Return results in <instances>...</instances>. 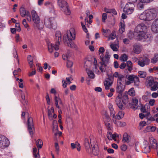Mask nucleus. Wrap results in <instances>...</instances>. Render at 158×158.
Masks as SVG:
<instances>
[{"label": "nucleus", "instance_id": "6", "mask_svg": "<svg viewBox=\"0 0 158 158\" xmlns=\"http://www.w3.org/2000/svg\"><path fill=\"white\" fill-rule=\"evenodd\" d=\"M75 38V32L74 28H72L67 31L66 34L64 36L63 40L64 43H68L70 41L74 40Z\"/></svg>", "mask_w": 158, "mask_h": 158}, {"label": "nucleus", "instance_id": "57", "mask_svg": "<svg viewBox=\"0 0 158 158\" xmlns=\"http://www.w3.org/2000/svg\"><path fill=\"white\" fill-rule=\"evenodd\" d=\"M110 92L107 94V95L109 97H111L113 95V93L114 92V89L113 88L110 89Z\"/></svg>", "mask_w": 158, "mask_h": 158}, {"label": "nucleus", "instance_id": "36", "mask_svg": "<svg viewBox=\"0 0 158 158\" xmlns=\"http://www.w3.org/2000/svg\"><path fill=\"white\" fill-rule=\"evenodd\" d=\"M121 98L122 103L126 105L128 102V98L127 95H123Z\"/></svg>", "mask_w": 158, "mask_h": 158}, {"label": "nucleus", "instance_id": "18", "mask_svg": "<svg viewBox=\"0 0 158 158\" xmlns=\"http://www.w3.org/2000/svg\"><path fill=\"white\" fill-rule=\"evenodd\" d=\"M133 50L134 53L139 54L142 51V46L139 44H135L133 45Z\"/></svg>", "mask_w": 158, "mask_h": 158}, {"label": "nucleus", "instance_id": "60", "mask_svg": "<svg viewBox=\"0 0 158 158\" xmlns=\"http://www.w3.org/2000/svg\"><path fill=\"white\" fill-rule=\"evenodd\" d=\"M55 148L56 149V151L57 154L59 153V147L58 143H55Z\"/></svg>", "mask_w": 158, "mask_h": 158}, {"label": "nucleus", "instance_id": "49", "mask_svg": "<svg viewBox=\"0 0 158 158\" xmlns=\"http://www.w3.org/2000/svg\"><path fill=\"white\" fill-rule=\"evenodd\" d=\"M135 77L134 75H127V77L128 80H130L131 82H134V78Z\"/></svg>", "mask_w": 158, "mask_h": 158}, {"label": "nucleus", "instance_id": "38", "mask_svg": "<svg viewBox=\"0 0 158 158\" xmlns=\"http://www.w3.org/2000/svg\"><path fill=\"white\" fill-rule=\"evenodd\" d=\"M33 155L35 158H40L39 151H37V149L36 147L33 148Z\"/></svg>", "mask_w": 158, "mask_h": 158}, {"label": "nucleus", "instance_id": "2", "mask_svg": "<svg viewBox=\"0 0 158 158\" xmlns=\"http://www.w3.org/2000/svg\"><path fill=\"white\" fill-rule=\"evenodd\" d=\"M105 52V49L103 47L99 48V55L100 61V64H101L100 69L102 72H105L106 67L107 64L109 63L110 55L108 50H106L105 56L103 53Z\"/></svg>", "mask_w": 158, "mask_h": 158}, {"label": "nucleus", "instance_id": "11", "mask_svg": "<svg viewBox=\"0 0 158 158\" xmlns=\"http://www.w3.org/2000/svg\"><path fill=\"white\" fill-rule=\"evenodd\" d=\"M104 121L107 129L109 130H111L112 129V123L108 115L106 114L105 115L104 118Z\"/></svg>", "mask_w": 158, "mask_h": 158}, {"label": "nucleus", "instance_id": "16", "mask_svg": "<svg viewBox=\"0 0 158 158\" xmlns=\"http://www.w3.org/2000/svg\"><path fill=\"white\" fill-rule=\"evenodd\" d=\"M62 57L64 60H67V65L68 67L70 68L73 66V62L72 61L69 60L70 57L69 55V54L63 55Z\"/></svg>", "mask_w": 158, "mask_h": 158}, {"label": "nucleus", "instance_id": "47", "mask_svg": "<svg viewBox=\"0 0 158 158\" xmlns=\"http://www.w3.org/2000/svg\"><path fill=\"white\" fill-rule=\"evenodd\" d=\"M128 59V56L125 54L122 55L120 57L121 60L123 61H126Z\"/></svg>", "mask_w": 158, "mask_h": 158}, {"label": "nucleus", "instance_id": "34", "mask_svg": "<svg viewBox=\"0 0 158 158\" xmlns=\"http://www.w3.org/2000/svg\"><path fill=\"white\" fill-rule=\"evenodd\" d=\"M54 109L53 107H52L48 110V115L49 118L50 120H52L53 119L52 114L54 113Z\"/></svg>", "mask_w": 158, "mask_h": 158}, {"label": "nucleus", "instance_id": "31", "mask_svg": "<svg viewBox=\"0 0 158 158\" xmlns=\"http://www.w3.org/2000/svg\"><path fill=\"white\" fill-rule=\"evenodd\" d=\"M130 140V136L127 133H125L123 135L122 141L123 143H128Z\"/></svg>", "mask_w": 158, "mask_h": 158}, {"label": "nucleus", "instance_id": "51", "mask_svg": "<svg viewBox=\"0 0 158 158\" xmlns=\"http://www.w3.org/2000/svg\"><path fill=\"white\" fill-rule=\"evenodd\" d=\"M139 74L140 77L142 78H145L146 76V72L143 71H139Z\"/></svg>", "mask_w": 158, "mask_h": 158}, {"label": "nucleus", "instance_id": "48", "mask_svg": "<svg viewBox=\"0 0 158 158\" xmlns=\"http://www.w3.org/2000/svg\"><path fill=\"white\" fill-rule=\"evenodd\" d=\"M88 76L91 78L94 79L95 77V75L91 71L89 70L87 71Z\"/></svg>", "mask_w": 158, "mask_h": 158}, {"label": "nucleus", "instance_id": "53", "mask_svg": "<svg viewBox=\"0 0 158 158\" xmlns=\"http://www.w3.org/2000/svg\"><path fill=\"white\" fill-rule=\"evenodd\" d=\"M128 94L130 96H133L135 95V92L133 88L130 89L128 91Z\"/></svg>", "mask_w": 158, "mask_h": 158}, {"label": "nucleus", "instance_id": "32", "mask_svg": "<svg viewBox=\"0 0 158 158\" xmlns=\"http://www.w3.org/2000/svg\"><path fill=\"white\" fill-rule=\"evenodd\" d=\"M27 60L30 68L33 69L34 66L33 64V59L31 55H29L28 56Z\"/></svg>", "mask_w": 158, "mask_h": 158}, {"label": "nucleus", "instance_id": "3", "mask_svg": "<svg viewBox=\"0 0 158 158\" xmlns=\"http://www.w3.org/2000/svg\"><path fill=\"white\" fill-rule=\"evenodd\" d=\"M156 15V10L154 9H151L146 10L140 14L139 18L141 20L149 21L154 19Z\"/></svg>", "mask_w": 158, "mask_h": 158}, {"label": "nucleus", "instance_id": "13", "mask_svg": "<svg viewBox=\"0 0 158 158\" xmlns=\"http://www.w3.org/2000/svg\"><path fill=\"white\" fill-rule=\"evenodd\" d=\"M54 101L55 105L57 108L61 109L64 107V104L61 99L59 97H57L56 95L55 96Z\"/></svg>", "mask_w": 158, "mask_h": 158}, {"label": "nucleus", "instance_id": "26", "mask_svg": "<svg viewBox=\"0 0 158 158\" xmlns=\"http://www.w3.org/2000/svg\"><path fill=\"white\" fill-rule=\"evenodd\" d=\"M53 131L54 133L55 136L57 135V132L58 131V126L56 121L53 120Z\"/></svg>", "mask_w": 158, "mask_h": 158}, {"label": "nucleus", "instance_id": "10", "mask_svg": "<svg viewBox=\"0 0 158 158\" xmlns=\"http://www.w3.org/2000/svg\"><path fill=\"white\" fill-rule=\"evenodd\" d=\"M10 144L8 139L4 136L0 135V148L4 149L8 147Z\"/></svg>", "mask_w": 158, "mask_h": 158}, {"label": "nucleus", "instance_id": "17", "mask_svg": "<svg viewBox=\"0 0 158 158\" xmlns=\"http://www.w3.org/2000/svg\"><path fill=\"white\" fill-rule=\"evenodd\" d=\"M152 30L155 33H158V18L155 20L152 23Z\"/></svg>", "mask_w": 158, "mask_h": 158}, {"label": "nucleus", "instance_id": "44", "mask_svg": "<svg viewBox=\"0 0 158 158\" xmlns=\"http://www.w3.org/2000/svg\"><path fill=\"white\" fill-rule=\"evenodd\" d=\"M158 61V54L154 55V57L152 58L151 62L153 64L156 63Z\"/></svg>", "mask_w": 158, "mask_h": 158}, {"label": "nucleus", "instance_id": "46", "mask_svg": "<svg viewBox=\"0 0 158 158\" xmlns=\"http://www.w3.org/2000/svg\"><path fill=\"white\" fill-rule=\"evenodd\" d=\"M116 37L115 32L114 31H113L111 34L110 35V36L108 37V40H113Z\"/></svg>", "mask_w": 158, "mask_h": 158}, {"label": "nucleus", "instance_id": "40", "mask_svg": "<svg viewBox=\"0 0 158 158\" xmlns=\"http://www.w3.org/2000/svg\"><path fill=\"white\" fill-rule=\"evenodd\" d=\"M28 11H26L24 7H21L20 9V13L21 16L22 17H24L27 14Z\"/></svg>", "mask_w": 158, "mask_h": 158}, {"label": "nucleus", "instance_id": "29", "mask_svg": "<svg viewBox=\"0 0 158 158\" xmlns=\"http://www.w3.org/2000/svg\"><path fill=\"white\" fill-rule=\"evenodd\" d=\"M61 10L66 15H69L71 14V11L69 5L66 6V7L62 9Z\"/></svg>", "mask_w": 158, "mask_h": 158}, {"label": "nucleus", "instance_id": "64", "mask_svg": "<svg viewBox=\"0 0 158 158\" xmlns=\"http://www.w3.org/2000/svg\"><path fill=\"white\" fill-rule=\"evenodd\" d=\"M102 21L103 22H105L106 19H107V15L105 13H104L102 15Z\"/></svg>", "mask_w": 158, "mask_h": 158}, {"label": "nucleus", "instance_id": "8", "mask_svg": "<svg viewBox=\"0 0 158 158\" xmlns=\"http://www.w3.org/2000/svg\"><path fill=\"white\" fill-rule=\"evenodd\" d=\"M27 129L29 132L31 137L33 136L35 131L33 119L31 117H29L27 119Z\"/></svg>", "mask_w": 158, "mask_h": 158}, {"label": "nucleus", "instance_id": "30", "mask_svg": "<svg viewBox=\"0 0 158 158\" xmlns=\"http://www.w3.org/2000/svg\"><path fill=\"white\" fill-rule=\"evenodd\" d=\"M108 106L110 112L111 116V117H114L115 113L114 110L113 105L112 104L109 103Z\"/></svg>", "mask_w": 158, "mask_h": 158}, {"label": "nucleus", "instance_id": "56", "mask_svg": "<svg viewBox=\"0 0 158 158\" xmlns=\"http://www.w3.org/2000/svg\"><path fill=\"white\" fill-rule=\"evenodd\" d=\"M158 83L157 82L154 83V84L151 87V90L152 91L156 90L158 88Z\"/></svg>", "mask_w": 158, "mask_h": 158}, {"label": "nucleus", "instance_id": "14", "mask_svg": "<svg viewBox=\"0 0 158 158\" xmlns=\"http://www.w3.org/2000/svg\"><path fill=\"white\" fill-rule=\"evenodd\" d=\"M60 44H58L57 43H56L55 46L54 45L51 43H49L48 44V48L49 52L52 53L53 52V51L55 50H57L59 49V45Z\"/></svg>", "mask_w": 158, "mask_h": 158}, {"label": "nucleus", "instance_id": "7", "mask_svg": "<svg viewBox=\"0 0 158 158\" xmlns=\"http://www.w3.org/2000/svg\"><path fill=\"white\" fill-rule=\"evenodd\" d=\"M44 23L45 26L47 28L53 29L56 28V23L53 18L48 17H45Z\"/></svg>", "mask_w": 158, "mask_h": 158}, {"label": "nucleus", "instance_id": "63", "mask_svg": "<svg viewBox=\"0 0 158 158\" xmlns=\"http://www.w3.org/2000/svg\"><path fill=\"white\" fill-rule=\"evenodd\" d=\"M81 24L84 31L85 33H87V32H88V30H87V29L86 27L83 24V23L82 22H81Z\"/></svg>", "mask_w": 158, "mask_h": 158}, {"label": "nucleus", "instance_id": "58", "mask_svg": "<svg viewBox=\"0 0 158 158\" xmlns=\"http://www.w3.org/2000/svg\"><path fill=\"white\" fill-rule=\"evenodd\" d=\"M139 127H140V129H141L143 127L146 125V123L145 121H142L140 122Z\"/></svg>", "mask_w": 158, "mask_h": 158}, {"label": "nucleus", "instance_id": "35", "mask_svg": "<svg viewBox=\"0 0 158 158\" xmlns=\"http://www.w3.org/2000/svg\"><path fill=\"white\" fill-rule=\"evenodd\" d=\"M146 82L147 85L150 86H152L154 83V79L152 77L148 78Z\"/></svg>", "mask_w": 158, "mask_h": 158}, {"label": "nucleus", "instance_id": "54", "mask_svg": "<svg viewBox=\"0 0 158 158\" xmlns=\"http://www.w3.org/2000/svg\"><path fill=\"white\" fill-rule=\"evenodd\" d=\"M134 84L136 86H138L139 83V77L135 75V77L134 78Z\"/></svg>", "mask_w": 158, "mask_h": 158}, {"label": "nucleus", "instance_id": "42", "mask_svg": "<svg viewBox=\"0 0 158 158\" xmlns=\"http://www.w3.org/2000/svg\"><path fill=\"white\" fill-rule=\"evenodd\" d=\"M67 45L70 47L71 48H74L77 49V46L73 42H72L71 41H70L68 43H66Z\"/></svg>", "mask_w": 158, "mask_h": 158}, {"label": "nucleus", "instance_id": "50", "mask_svg": "<svg viewBox=\"0 0 158 158\" xmlns=\"http://www.w3.org/2000/svg\"><path fill=\"white\" fill-rule=\"evenodd\" d=\"M113 118H112L113 121V123L115 124L117 126H120L121 124V122L117 121L116 119V117H115L114 115V117H112Z\"/></svg>", "mask_w": 158, "mask_h": 158}, {"label": "nucleus", "instance_id": "21", "mask_svg": "<svg viewBox=\"0 0 158 158\" xmlns=\"http://www.w3.org/2000/svg\"><path fill=\"white\" fill-rule=\"evenodd\" d=\"M61 34L60 32L59 31H57L56 32L55 40L58 44H60V42L61 40Z\"/></svg>", "mask_w": 158, "mask_h": 158}, {"label": "nucleus", "instance_id": "19", "mask_svg": "<svg viewBox=\"0 0 158 158\" xmlns=\"http://www.w3.org/2000/svg\"><path fill=\"white\" fill-rule=\"evenodd\" d=\"M98 146L97 144H95L93 146L92 149L90 148L89 152H88L94 155L97 156L98 154Z\"/></svg>", "mask_w": 158, "mask_h": 158}, {"label": "nucleus", "instance_id": "52", "mask_svg": "<svg viewBox=\"0 0 158 158\" xmlns=\"http://www.w3.org/2000/svg\"><path fill=\"white\" fill-rule=\"evenodd\" d=\"M117 47H118V44H111L110 45V47L114 51H116L118 50Z\"/></svg>", "mask_w": 158, "mask_h": 158}, {"label": "nucleus", "instance_id": "9", "mask_svg": "<svg viewBox=\"0 0 158 158\" xmlns=\"http://www.w3.org/2000/svg\"><path fill=\"white\" fill-rule=\"evenodd\" d=\"M134 7L135 5L133 3H127L123 9V11L128 15L131 14L134 11Z\"/></svg>", "mask_w": 158, "mask_h": 158}, {"label": "nucleus", "instance_id": "5", "mask_svg": "<svg viewBox=\"0 0 158 158\" xmlns=\"http://www.w3.org/2000/svg\"><path fill=\"white\" fill-rule=\"evenodd\" d=\"M132 60L135 62H137V64L141 67L148 65L150 62V60L146 56L141 57L139 59L134 57L132 58Z\"/></svg>", "mask_w": 158, "mask_h": 158}, {"label": "nucleus", "instance_id": "37", "mask_svg": "<svg viewBox=\"0 0 158 158\" xmlns=\"http://www.w3.org/2000/svg\"><path fill=\"white\" fill-rule=\"evenodd\" d=\"M35 141L36 142V144L38 149L41 148L43 145L42 141L40 139H38L37 141L35 139Z\"/></svg>", "mask_w": 158, "mask_h": 158}, {"label": "nucleus", "instance_id": "41", "mask_svg": "<svg viewBox=\"0 0 158 158\" xmlns=\"http://www.w3.org/2000/svg\"><path fill=\"white\" fill-rule=\"evenodd\" d=\"M124 115V112L122 111H120L115 116V117H116V118L118 119H120L123 117Z\"/></svg>", "mask_w": 158, "mask_h": 158}, {"label": "nucleus", "instance_id": "39", "mask_svg": "<svg viewBox=\"0 0 158 158\" xmlns=\"http://www.w3.org/2000/svg\"><path fill=\"white\" fill-rule=\"evenodd\" d=\"M94 69H93V71H94V72L96 73H98V74H99V71L98 69H97L98 64L97 60L96 58H94Z\"/></svg>", "mask_w": 158, "mask_h": 158}, {"label": "nucleus", "instance_id": "28", "mask_svg": "<svg viewBox=\"0 0 158 158\" xmlns=\"http://www.w3.org/2000/svg\"><path fill=\"white\" fill-rule=\"evenodd\" d=\"M84 145L87 152H89L90 145L89 139L87 138H85V139Z\"/></svg>", "mask_w": 158, "mask_h": 158}, {"label": "nucleus", "instance_id": "15", "mask_svg": "<svg viewBox=\"0 0 158 158\" xmlns=\"http://www.w3.org/2000/svg\"><path fill=\"white\" fill-rule=\"evenodd\" d=\"M121 95L119 94L118 96L116 97L115 100V102L118 106V107L121 110H123L124 107L122 102L121 101Z\"/></svg>", "mask_w": 158, "mask_h": 158}, {"label": "nucleus", "instance_id": "59", "mask_svg": "<svg viewBox=\"0 0 158 158\" xmlns=\"http://www.w3.org/2000/svg\"><path fill=\"white\" fill-rule=\"evenodd\" d=\"M112 133L108 131L107 132V137L109 140H112Z\"/></svg>", "mask_w": 158, "mask_h": 158}, {"label": "nucleus", "instance_id": "20", "mask_svg": "<svg viewBox=\"0 0 158 158\" xmlns=\"http://www.w3.org/2000/svg\"><path fill=\"white\" fill-rule=\"evenodd\" d=\"M57 2L61 10L69 5L66 1L64 0H58Z\"/></svg>", "mask_w": 158, "mask_h": 158}, {"label": "nucleus", "instance_id": "61", "mask_svg": "<svg viewBox=\"0 0 158 158\" xmlns=\"http://www.w3.org/2000/svg\"><path fill=\"white\" fill-rule=\"evenodd\" d=\"M27 15V19L29 22H31V16L28 12H27V14L26 15Z\"/></svg>", "mask_w": 158, "mask_h": 158}, {"label": "nucleus", "instance_id": "43", "mask_svg": "<svg viewBox=\"0 0 158 158\" xmlns=\"http://www.w3.org/2000/svg\"><path fill=\"white\" fill-rule=\"evenodd\" d=\"M102 32L103 33V35L106 37H107L108 35H110V31L109 29H106L105 30L104 29H102Z\"/></svg>", "mask_w": 158, "mask_h": 158}, {"label": "nucleus", "instance_id": "23", "mask_svg": "<svg viewBox=\"0 0 158 158\" xmlns=\"http://www.w3.org/2000/svg\"><path fill=\"white\" fill-rule=\"evenodd\" d=\"M124 89V84L117 83L116 87L117 92L119 94L122 93Z\"/></svg>", "mask_w": 158, "mask_h": 158}, {"label": "nucleus", "instance_id": "25", "mask_svg": "<svg viewBox=\"0 0 158 158\" xmlns=\"http://www.w3.org/2000/svg\"><path fill=\"white\" fill-rule=\"evenodd\" d=\"M71 80H73V78H72V77H67L66 78V80L67 83H66V81L64 79H63L62 81L63 87L64 88H65L67 87L68 84H70L71 83L70 81Z\"/></svg>", "mask_w": 158, "mask_h": 158}, {"label": "nucleus", "instance_id": "1", "mask_svg": "<svg viewBox=\"0 0 158 158\" xmlns=\"http://www.w3.org/2000/svg\"><path fill=\"white\" fill-rule=\"evenodd\" d=\"M147 29V26L143 23L139 24L136 27L135 31L138 33L137 39L138 40L148 42L151 40V36L146 34Z\"/></svg>", "mask_w": 158, "mask_h": 158}, {"label": "nucleus", "instance_id": "22", "mask_svg": "<svg viewBox=\"0 0 158 158\" xmlns=\"http://www.w3.org/2000/svg\"><path fill=\"white\" fill-rule=\"evenodd\" d=\"M132 104H131L130 103H129L127 105V107L128 108H135V106H137L138 105V100L135 98H133L132 99Z\"/></svg>", "mask_w": 158, "mask_h": 158}, {"label": "nucleus", "instance_id": "27", "mask_svg": "<svg viewBox=\"0 0 158 158\" xmlns=\"http://www.w3.org/2000/svg\"><path fill=\"white\" fill-rule=\"evenodd\" d=\"M112 83L110 79L108 78H106L104 83L105 89L106 90L109 89Z\"/></svg>", "mask_w": 158, "mask_h": 158}, {"label": "nucleus", "instance_id": "33", "mask_svg": "<svg viewBox=\"0 0 158 158\" xmlns=\"http://www.w3.org/2000/svg\"><path fill=\"white\" fill-rule=\"evenodd\" d=\"M125 31V26L124 23L120 22L119 23V31L121 33H123Z\"/></svg>", "mask_w": 158, "mask_h": 158}, {"label": "nucleus", "instance_id": "55", "mask_svg": "<svg viewBox=\"0 0 158 158\" xmlns=\"http://www.w3.org/2000/svg\"><path fill=\"white\" fill-rule=\"evenodd\" d=\"M22 23L24 25V27L25 28H27L28 31H29L30 30V29L29 28V26L27 24L25 19H23L22 22Z\"/></svg>", "mask_w": 158, "mask_h": 158}, {"label": "nucleus", "instance_id": "4", "mask_svg": "<svg viewBox=\"0 0 158 158\" xmlns=\"http://www.w3.org/2000/svg\"><path fill=\"white\" fill-rule=\"evenodd\" d=\"M31 15L32 20L34 22V27L39 30L42 29L44 27V25L40 22V18L36 12L34 10H32L31 11Z\"/></svg>", "mask_w": 158, "mask_h": 158}, {"label": "nucleus", "instance_id": "12", "mask_svg": "<svg viewBox=\"0 0 158 158\" xmlns=\"http://www.w3.org/2000/svg\"><path fill=\"white\" fill-rule=\"evenodd\" d=\"M113 76L114 77L118 78L117 83L124 84L126 78L124 76L119 74L118 72H115L113 74Z\"/></svg>", "mask_w": 158, "mask_h": 158}, {"label": "nucleus", "instance_id": "62", "mask_svg": "<svg viewBox=\"0 0 158 158\" xmlns=\"http://www.w3.org/2000/svg\"><path fill=\"white\" fill-rule=\"evenodd\" d=\"M21 69L19 68L17 70H15L13 72V75L15 77V76L17 75L18 73L21 71Z\"/></svg>", "mask_w": 158, "mask_h": 158}, {"label": "nucleus", "instance_id": "24", "mask_svg": "<svg viewBox=\"0 0 158 158\" xmlns=\"http://www.w3.org/2000/svg\"><path fill=\"white\" fill-rule=\"evenodd\" d=\"M150 146L153 148H156L157 146V143L156 141L153 138L151 137L150 138Z\"/></svg>", "mask_w": 158, "mask_h": 158}, {"label": "nucleus", "instance_id": "45", "mask_svg": "<svg viewBox=\"0 0 158 158\" xmlns=\"http://www.w3.org/2000/svg\"><path fill=\"white\" fill-rule=\"evenodd\" d=\"M143 148L144 149V152L147 153L150 152V146L147 144L143 146Z\"/></svg>", "mask_w": 158, "mask_h": 158}]
</instances>
